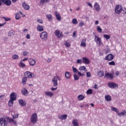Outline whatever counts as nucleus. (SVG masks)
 <instances>
[{"mask_svg":"<svg viewBox=\"0 0 126 126\" xmlns=\"http://www.w3.org/2000/svg\"><path fill=\"white\" fill-rule=\"evenodd\" d=\"M56 77L57 78V80H58L59 81H61V80H62V79L61 78V77H60V76L57 75Z\"/></svg>","mask_w":126,"mask_h":126,"instance_id":"obj_54","label":"nucleus"},{"mask_svg":"<svg viewBox=\"0 0 126 126\" xmlns=\"http://www.w3.org/2000/svg\"><path fill=\"white\" fill-rule=\"evenodd\" d=\"M94 7L96 11H97V12L100 11V5H99V3L95 2L94 4Z\"/></svg>","mask_w":126,"mask_h":126,"instance_id":"obj_20","label":"nucleus"},{"mask_svg":"<svg viewBox=\"0 0 126 126\" xmlns=\"http://www.w3.org/2000/svg\"><path fill=\"white\" fill-rule=\"evenodd\" d=\"M55 35L58 37V38H60L61 37H62L63 36V32H61L59 30L55 31Z\"/></svg>","mask_w":126,"mask_h":126,"instance_id":"obj_16","label":"nucleus"},{"mask_svg":"<svg viewBox=\"0 0 126 126\" xmlns=\"http://www.w3.org/2000/svg\"><path fill=\"white\" fill-rule=\"evenodd\" d=\"M96 29L97 31H98L99 33H102V29L101 28V27L97 26Z\"/></svg>","mask_w":126,"mask_h":126,"instance_id":"obj_40","label":"nucleus"},{"mask_svg":"<svg viewBox=\"0 0 126 126\" xmlns=\"http://www.w3.org/2000/svg\"><path fill=\"white\" fill-rule=\"evenodd\" d=\"M83 63H85L86 64H89L90 61H89V59H88L86 57H83V60H82Z\"/></svg>","mask_w":126,"mask_h":126,"instance_id":"obj_18","label":"nucleus"},{"mask_svg":"<svg viewBox=\"0 0 126 126\" xmlns=\"http://www.w3.org/2000/svg\"><path fill=\"white\" fill-rule=\"evenodd\" d=\"M111 110L113 111V112H116V114H117L119 117H122V116H125V115H126V110H123L122 112L119 113V110H118V108L111 106Z\"/></svg>","mask_w":126,"mask_h":126,"instance_id":"obj_1","label":"nucleus"},{"mask_svg":"<svg viewBox=\"0 0 126 126\" xmlns=\"http://www.w3.org/2000/svg\"><path fill=\"white\" fill-rule=\"evenodd\" d=\"M82 60L81 59H78L77 60V63H80L81 64L82 63Z\"/></svg>","mask_w":126,"mask_h":126,"instance_id":"obj_49","label":"nucleus"},{"mask_svg":"<svg viewBox=\"0 0 126 126\" xmlns=\"http://www.w3.org/2000/svg\"><path fill=\"white\" fill-rule=\"evenodd\" d=\"M106 61H113L114 60V55L112 54H108L105 58Z\"/></svg>","mask_w":126,"mask_h":126,"instance_id":"obj_13","label":"nucleus"},{"mask_svg":"<svg viewBox=\"0 0 126 126\" xmlns=\"http://www.w3.org/2000/svg\"><path fill=\"white\" fill-rule=\"evenodd\" d=\"M37 21V22H38V23H41V24H43V21L42 20L38 19Z\"/></svg>","mask_w":126,"mask_h":126,"instance_id":"obj_55","label":"nucleus"},{"mask_svg":"<svg viewBox=\"0 0 126 126\" xmlns=\"http://www.w3.org/2000/svg\"><path fill=\"white\" fill-rule=\"evenodd\" d=\"M107 86H108L109 88H111V89L118 88V87H119V86H118V84L114 82H109L107 84Z\"/></svg>","mask_w":126,"mask_h":126,"instance_id":"obj_6","label":"nucleus"},{"mask_svg":"<svg viewBox=\"0 0 126 126\" xmlns=\"http://www.w3.org/2000/svg\"><path fill=\"white\" fill-rule=\"evenodd\" d=\"M37 31H39V32H42V31H44V27L38 25L37 26Z\"/></svg>","mask_w":126,"mask_h":126,"instance_id":"obj_23","label":"nucleus"},{"mask_svg":"<svg viewBox=\"0 0 126 126\" xmlns=\"http://www.w3.org/2000/svg\"><path fill=\"white\" fill-rule=\"evenodd\" d=\"M105 99L107 102H110V101H112V97L109 95H105Z\"/></svg>","mask_w":126,"mask_h":126,"instance_id":"obj_26","label":"nucleus"},{"mask_svg":"<svg viewBox=\"0 0 126 126\" xmlns=\"http://www.w3.org/2000/svg\"><path fill=\"white\" fill-rule=\"evenodd\" d=\"M72 23L73 24H75V25H76V24L78 23L77 20L76 18L73 19L72 20Z\"/></svg>","mask_w":126,"mask_h":126,"instance_id":"obj_37","label":"nucleus"},{"mask_svg":"<svg viewBox=\"0 0 126 126\" xmlns=\"http://www.w3.org/2000/svg\"><path fill=\"white\" fill-rule=\"evenodd\" d=\"M52 82L54 87L58 86V80H57V77H56V76H54V78L52 79Z\"/></svg>","mask_w":126,"mask_h":126,"instance_id":"obj_15","label":"nucleus"},{"mask_svg":"<svg viewBox=\"0 0 126 126\" xmlns=\"http://www.w3.org/2000/svg\"><path fill=\"white\" fill-rule=\"evenodd\" d=\"M0 124L2 126H7V121L5 120L4 118H0Z\"/></svg>","mask_w":126,"mask_h":126,"instance_id":"obj_8","label":"nucleus"},{"mask_svg":"<svg viewBox=\"0 0 126 126\" xmlns=\"http://www.w3.org/2000/svg\"><path fill=\"white\" fill-rule=\"evenodd\" d=\"M25 77L27 78H33V77H35V75L32 72L27 71L25 72Z\"/></svg>","mask_w":126,"mask_h":126,"instance_id":"obj_5","label":"nucleus"},{"mask_svg":"<svg viewBox=\"0 0 126 126\" xmlns=\"http://www.w3.org/2000/svg\"><path fill=\"white\" fill-rule=\"evenodd\" d=\"M29 63L30 65L32 66H34V65L36 64V60L33 59L32 58H30L29 59Z\"/></svg>","mask_w":126,"mask_h":126,"instance_id":"obj_11","label":"nucleus"},{"mask_svg":"<svg viewBox=\"0 0 126 126\" xmlns=\"http://www.w3.org/2000/svg\"><path fill=\"white\" fill-rule=\"evenodd\" d=\"M21 92L23 95H26V94H29L28 91L26 89H22Z\"/></svg>","mask_w":126,"mask_h":126,"instance_id":"obj_29","label":"nucleus"},{"mask_svg":"<svg viewBox=\"0 0 126 126\" xmlns=\"http://www.w3.org/2000/svg\"><path fill=\"white\" fill-rule=\"evenodd\" d=\"M79 70H84V73H85L86 71H87V69H86V67L84 66H81L79 68Z\"/></svg>","mask_w":126,"mask_h":126,"instance_id":"obj_28","label":"nucleus"},{"mask_svg":"<svg viewBox=\"0 0 126 126\" xmlns=\"http://www.w3.org/2000/svg\"><path fill=\"white\" fill-rule=\"evenodd\" d=\"M3 19H4L5 21H9L10 20V18H6L5 17H3Z\"/></svg>","mask_w":126,"mask_h":126,"instance_id":"obj_52","label":"nucleus"},{"mask_svg":"<svg viewBox=\"0 0 126 126\" xmlns=\"http://www.w3.org/2000/svg\"><path fill=\"white\" fill-rule=\"evenodd\" d=\"M73 126H79V122H78V120L74 119L72 122Z\"/></svg>","mask_w":126,"mask_h":126,"instance_id":"obj_19","label":"nucleus"},{"mask_svg":"<svg viewBox=\"0 0 126 126\" xmlns=\"http://www.w3.org/2000/svg\"><path fill=\"white\" fill-rule=\"evenodd\" d=\"M26 81H27V78L25 76V77H23L22 80V82L24 85L26 84Z\"/></svg>","mask_w":126,"mask_h":126,"instance_id":"obj_32","label":"nucleus"},{"mask_svg":"<svg viewBox=\"0 0 126 126\" xmlns=\"http://www.w3.org/2000/svg\"><path fill=\"white\" fill-rule=\"evenodd\" d=\"M8 106L10 107H12V106H13V101L9 100L8 102Z\"/></svg>","mask_w":126,"mask_h":126,"instance_id":"obj_42","label":"nucleus"},{"mask_svg":"<svg viewBox=\"0 0 126 126\" xmlns=\"http://www.w3.org/2000/svg\"><path fill=\"white\" fill-rule=\"evenodd\" d=\"M72 69H73V72H74L75 73H76V72L78 73V75H79V76H84L85 75V74L84 73H81V72L78 71V70H77V69L73 66L72 67Z\"/></svg>","mask_w":126,"mask_h":126,"instance_id":"obj_9","label":"nucleus"},{"mask_svg":"<svg viewBox=\"0 0 126 126\" xmlns=\"http://www.w3.org/2000/svg\"><path fill=\"white\" fill-rule=\"evenodd\" d=\"M27 39H30V34H27L26 36Z\"/></svg>","mask_w":126,"mask_h":126,"instance_id":"obj_60","label":"nucleus"},{"mask_svg":"<svg viewBox=\"0 0 126 126\" xmlns=\"http://www.w3.org/2000/svg\"><path fill=\"white\" fill-rule=\"evenodd\" d=\"M21 17V16H20V14H19V13H17L15 15V19H17V20L20 19Z\"/></svg>","mask_w":126,"mask_h":126,"instance_id":"obj_36","label":"nucleus"},{"mask_svg":"<svg viewBox=\"0 0 126 126\" xmlns=\"http://www.w3.org/2000/svg\"><path fill=\"white\" fill-rule=\"evenodd\" d=\"M77 98L78 100L79 101H82V100H83V99H84L85 97L84 96H83V95H79Z\"/></svg>","mask_w":126,"mask_h":126,"instance_id":"obj_34","label":"nucleus"},{"mask_svg":"<svg viewBox=\"0 0 126 126\" xmlns=\"http://www.w3.org/2000/svg\"><path fill=\"white\" fill-rule=\"evenodd\" d=\"M22 7L24 8V9H25V10H29V9L30 8V6H29V5H28L26 2H24L22 4Z\"/></svg>","mask_w":126,"mask_h":126,"instance_id":"obj_14","label":"nucleus"},{"mask_svg":"<svg viewBox=\"0 0 126 126\" xmlns=\"http://www.w3.org/2000/svg\"><path fill=\"white\" fill-rule=\"evenodd\" d=\"M103 37H104V38H105V39H106L107 40L110 39V35H108V34H104V35H103Z\"/></svg>","mask_w":126,"mask_h":126,"instance_id":"obj_44","label":"nucleus"},{"mask_svg":"<svg viewBox=\"0 0 126 126\" xmlns=\"http://www.w3.org/2000/svg\"><path fill=\"white\" fill-rule=\"evenodd\" d=\"M17 118H18V114H15V115L13 116V118H14V119H17Z\"/></svg>","mask_w":126,"mask_h":126,"instance_id":"obj_57","label":"nucleus"},{"mask_svg":"<svg viewBox=\"0 0 126 126\" xmlns=\"http://www.w3.org/2000/svg\"><path fill=\"white\" fill-rule=\"evenodd\" d=\"M28 58H25L24 59H23V62H26V61H28Z\"/></svg>","mask_w":126,"mask_h":126,"instance_id":"obj_63","label":"nucleus"},{"mask_svg":"<svg viewBox=\"0 0 126 126\" xmlns=\"http://www.w3.org/2000/svg\"><path fill=\"white\" fill-rule=\"evenodd\" d=\"M45 95H54V94L50 91H47L45 92Z\"/></svg>","mask_w":126,"mask_h":126,"instance_id":"obj_39","label":"nucleus"},{"mask_svg":"<svg viewBox=\"0 0 126 126\" xmlns=\"http://www.w3.org/2000/svg\"><path fill=\"white\" fill-rule=\"evenodd\" d=\"M5 25V23H4L3 24H0V27H2V26H3Z\"/></svg>","mask_w":126,"mask_h":126,"instance_id":"obj_64","label":"nucleus"},{"mask_svg":"<svg viewBox=\"0 0 126 126\" xmlns=\"http://www.w3.org/2000/svg\"><path fill=\"white\" fill-rule=\"evenodd\" d=\"M37 122H38V115H37V113H34L32 114L31 117V122L32 124H36Z\"/></svg>","mask_w":126,"mask_h":126,"instance_id":"obj_2","label":"nucleus"},{"mask_svg":"<svg viewBox=\"0 0 126 126\" xmlns=\"http://www.w3.org/2000/svg\"><path fill=\"white\" fill-rule=\"evenodd\" d=\"M49 0H40V2L41 3H45V2H48Z\"/></svg>","mask_w":126,"mask_h":126,"instance_id":"obj_48","label":"nucleus"},{"mask_svg":"<svg viewBox=\"0 0 126 126\" xmlns=\"http://www.w3.org/2000/svg\"><path fill=\"white\" fill-rule=\"evenodd\" d=\"M18 103L21 106H22V107H25L27 103L26 102V100H23V99H19Z\"/></svg>","mask_w":126,"mask_h":126,"instance_id":"obj_12","label":"nucleus"},{"mask_svg":"<svg viewBox=\"0 0 126 126\" xmlns=\"http://www.w3.org/2000/svg\"><path fill=\"white\" fill-rule=\"evenodd\" d=\"M19 65L20 67H25V66H26V65H25L24 63H22V62L20 63Z\"/></svg>","mask_w":126,"mask_h":126,"instance_id":"obj_41","label":"nucleus"},{"mask_svg":"<svg viewBox=\"0 0 126 126\" xmlns=\"http://www.w3.org/2000/svg\"><path fill=\"white\" fill-rule=\"evenodd\" d=\"M27 55H28V52L24 51V52H23V56H24V57H25L26 56H27Z\"/></svg>","mask_w":126,"mask_h":126,"instance_id":"obj_51","label":"nucleus"},{"mask_svg":"<svg viewBox=\"0 0 126 126\" xmlns=\"http://www.w3.org/2000/svg\"><path fill=\"white\" fill-rule=\"evenodd\" d=\"M12 58L13 60H17V59L19 58V56H18V55L15 54L12 55Z\"/></svg>","mask_w":126,"mask_h":126,"instance_id":"obj_35","label":"nucleus"},{"mask_svg":"<svg viewBox=\"0 0 126 126\" xmlns=\"http://www.w3.org/2000/svg\"><path fill=\"white\" fill-rule=\"evenodd\" d=\"M108 64L109 65H116V63L114 62V61H111L108 63Z\"/></svg>","mask_w":126,"mask_h":126,"instance_id":"obj_43","label":"nucleus"},{"mask_svg":"<svg viewBox=\"0 0 126 126\" xmlns=\"http://www.w3.org/2000/svg\"><path fill=\"white\" fill-rule=\"evenodd\" d=\"M55 14L56 15V18L59 21H61L62 20V17H61V15L58 13V12L56 11L55 12Z\"/></svg>","mask_w":126,"mask_h":126,"instance_id":"obj_21","label":"nucleus"},{"mask_svg":"<svg viewBox=\"0 0 126 126\" xmlns=\"http://www.w3.org/2000/svg\"><path fill=\"white\" fill-rule=\"evenodd\" d=\"M123 10V6L122 5H117L116 6L115 8V12L116 14H120L121 12H122V10Z\"/></svg>","mask_w":126,"mask_h":126,"instance_id":"obj_4","label":"nucleus"},{"mask_svg":"<svg viewBox=\"0 0 126 126\" xmlns=\"http://www.w3.org/2000/svg\"><path fill=\"white\" fill-rule=\"evenodd\" d=\"M104 74H105V73L103 71H98L97 72V76L98 77H103V76H104Z\"/></svg>","mask_w":126,"mask_h":126,"instance_id":"obj_24","label":"nucleus"},{"mask_svg":"<svg viewBox=\"0 0 126 126\" xmlns=\"http://www.w3.org/2000/svg\"><path fill=\"white\" fill-rule=\"evenodd\" d=\"M110 78V79H113V78H114V76L110 73H107L104 76V78Z\"/></svg>","mask_w":126,"mask_h":126,"instance_id":"obj_17","label":"nucleus"},{"mask_svg":"<svg viewBox=\"0 0 126 126\" xmlns=\"http://www.w3.org/2000/svg\"><path fill=\"white\" fill-rule=\"evenodd\" d=\"M110 49H108L106 52H105V54H109V53H110Z\"/></svg>","mask_w":126,"mask_h":126,"instance_id":"obj_61","label":"nucleus"},{"mask_svg":"<svg viewBox=\"0 0 126 126\" xmlns=\"http://www.w3.org/2000/svg\"><path fill=\"white\" fill-rule=\"evenodd\" d=\"M81 47H86V38L82 40L81 42Z\"/></svg>","mask_w":126,"mask_h":126,"instance_id":"obj_22","label":"nucleus"},{"mask_svg":"<svg viewBox=\"0 0 126 126\" xmlns=\"http://www.w3.org/2000/svg\"><path fill=\"white\" fill-rule=\"evenodd\" d=\"M94 41L97 44H98V46H101V45H103V43L101 41V38L99 37V36L97 35L94 36Z\"/></svg>","mask_w":126,"mask_h":126,"instance_id":"obj_7","label":"nucleus"},{"mask_svg":"<svg viewBox=\"0 0 126 126\" xmlns=\"http://www.w3.org/2000/svg\"><path fill=\"white\" fill-rule=\"evenodd\" d=\"M10 101H12V102H13V101H15L16 100L17 95H10Z\"/></svg>","mask_w":126,"mask_h":126,"instance_id":"obj_25","label":"nucleus"},{"mask_svg":"<svg viewBox=\"0 0 126 126\" xmlns=\"http://www.w3.org/2000/svg\"><path fill=\"white\" fill-rule=\"evenodd\" d=\"M3 4H5L7 6L11 5V1L10 0H1Z\"/></svg>","mask_w":126,"mask_h":126,"instance_id":"obj_10","label":"nucleus"},{"mask_svg":"<svg viewBox=\"0 0 126 126\" xmlns=\"http://www.w3.org/2000/svg\"><path fill=\"white\" fill-rule=\"evenodd\" d=\"M46 17L49 19V21H52V20H53V16L51 14H47Z\"/></svg>","mask_w":126,"mask_h":126,"instance_id":"obj_33","label":"nucleus"},{"mask_svg":"<svg viewBox=\"0 0 126 126\" xmlns=\"http://www.w3.org/2000/svg\"><path fill=\"white\" fill-rule=\"evenodd\" d=\"M66 118H67V115L64 114L62 115L61 117H60L59 119H61L62 121L63 120H66Z\"/></svg>","mask_w":126,"mask_h":126,"instance_id":"obj_30","label":"nucleus"},{"mask_svg":"<svg viewBox=\"0 0 126 126\" xmlns=\"http://www.w3.org/2000/svg\"><path fill=\"white\" fill-rule=\"evenodd\" d=\"M3 40L5 42H6V41H7V40H8V38H7V37H4L3 38Z\"/></svg>","mask_w":126,"mask_h":126,"instance_id":"obj_59","label":"nucleus"},{"mask_svg":"<svg viewBox=\"0 0 126 126\" xmlns=\"http://www.w3.org/2000/svg\"><path fill=\"white\" fill-rule=\"evenodd\" d=\"M84 25H85V24H84V22L82 21L79 24V26L80 27H82V26H84Z\"/></svg>","mask_w":126,"mask_h":126,"instance_id":"obj_46","label":"nucleus"},{"mask_svg":"<svg viewBox=\"0 0 126 126\" xmlns=\"http://www.w3.org/2000/svg\"><path fill=\"white\" fill-rule=\"evenodd\" d=\"M87 77H91V73H90V72H87Z\"/></svg>","mask_w":126,"mask_h":126,"instance_id":"obj_53","label":"nucleus"},{"mask_svg":"<svg viewBox=\"0 0 126 126\" xmlns=\"http://www.w3.org/2000/svg\"><path fill=\"white\" fill-rule=\"evenodd\" d=\"M65 46L68 48H69V47H70V43H69L68 42H66L65 43Z\"/></svg>","mask_w":126,"mask_h":126,"instance_id":"obj_47","label":"nucleus"},{"mask_svg":"<svg viewBox=\"0 0 126 126\" xmlns=\"http://www.w3.org/2000/svg\"><path fill=\"white\" fill-rule=\"evenodd\" d=\"M58 89V88H51L52 91H56Z\"/></svg>","mask_w":126,"mask_h":126,"instance_id":"obj_56","label":"nucleus"},{"mask_svg":"<svg viewBox=\"0 0 126 126\" xmlns=\"http://www.w3.org/2000/svg\"><path fill=\"white\" fill-rule=\"evenodd\" d=\"M40 37L43 41H47L48 39V33L46 32H43L40 34Z\"/></svg>","mask_w":126,"mask_h":126,"instance_id":"obj_3","label":"nucleus"},{"mask_svg":"<svg viewBox=\"0 0 126 126\" xmlns=\"http://www.w3.org/2000/svg\"><path fill=\"white\" fill-rule=\"evenodd\" d=\"M65 77H66V78L69 79L70 77H71V74L70 73H69V72L66 71L65 73Z\"/></svg>","mask_w":126,"mask_h":126,"instance_id":"obj_27","label":"nucleus"},{"mask_svg":"<svg viewBox=\"0 0 126 126\" xmlns=\"http://www.w3.org/2000/svg\"><path fill=\"white\" fill-rule=\"evenodd\" d=\"M76 36V32H74L73 33V37H75Z\"/></svg>","mask_w":126,"mask_h":126,"instance_id":"obj_62","label":"nucleus"},{"mask_svg":"<svg viewBox=\"0 0 126 126\" xmlns=\"http://www.w3.org/2000/svg\"><path fill=\"white\" fill-rule=\"evenodd\" d=\"M14 34H15V32L13 31H10L8 32V36L9 37L11 36H14Z\"/></svg>","mask_w":126,"mask_h":126,"instance_id":"obj_31","label":"nucleus"},{"mask_svg":"<svg viewBox=\"0 0 126 126\" xmlns=\"http://www.w3.org/2000/svg\"><path fill=\"white\" fill-rule=\"evenodd\" d=\"M9 122L10 123H13V122H14V120H13V119H10L9 120Z\"/></svg>","mask_w":126,"mask_h":126,"instance_id":"obj_58","label":"nucleus"},{"mask_svg":"<svg viewBox=\"0 0 126 126\" xmlns=\"http://www.w3.org/2000/svg\"><path fill=\"white\" fill-rule=\"evenodd\" d=\"M93 91L92 89H89L87 91V94H92Z\"/></svg>","mask_w":126,"mask_h":126,"instance_id":"obj_45","label":"nucleus"},{"mask_svg":"<svg viewBox=\"0 0 126 126\" xmlns=\"http://www.w3.org/2000/svg\"><path fill=\"white\" fill-rule=\"evenodd\" d=\"M73 77L74 80H78V79H79V76H78L76 74H74Z\"/></svg>","mask_w":126,"mask_h":126,"instance_id":"obj_38","label":"nucleus"},{"mask_svg":"<svg viewBox=\"0 0 126 126\" xmlns=\"http://www.w3.org/2000/svg\"><path fill=\"white\" fill-rule=\"evenodd\" d=\"M122 13L123 14H126V8H124V9H123V8H122Z\"/></svg>","mask_w":126,"mask_h":126,"instance_id":"obj_50","label":"nucleus"}]
</instances>
